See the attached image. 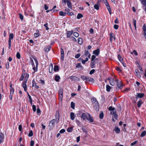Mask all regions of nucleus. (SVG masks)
<instances>
[{
  "label": "nucleus",
  "instance_id": "338daca9",
  "mask_svg": "<svg viewBox=\"0 0 146 146\" xmlns=\"http://www.w3.org/2000/svg\"><path fill=\"white\" fill-rule=\"evenodd\" d=\"M80 56V54H78L75 56V58H78Z\"/></svg>",
  "mask_w": 146,
  "mask_h": 146
},
{
  "label": "nucleus",
  "instance_id": "c756f323",
  "mask_svg": "<svg viewBox=\"0 0 146 146\" xmlns=\"http://www.w3.org/2000/svg\"><path fill=\"white\" fill-rule=\"evenodd\" d=\"M60 79V77L59 76L56 75L55 76V80L56 82H58L59 80Z\"/></svg>",
  "mask_w": 146,
  "mask_h": 146
},
{
  "label": "nucleus",
  "instance_id": "c85d7f7f",
  "mask_svg": "<svg viewBox=\"0 0 146 146\" xmlns=\"http://www.w3.org/2000/svg\"><path fill=\"white\" fill-rule=\"evenodd\" d=\"M76 67L77 68H79L80 69H83V67L81 65L80 63H78L77 64Z\"/></svg>",
  "mask_w": 146,
  "mask_h": 146
},
{
  "label": "nucleus",
  "instance_id": "5701e85b",
  "mask_svg": "<svg viewBox=\"0 0 146 146\" xmlns=\"http://www.w3.org/2000/svg\"><path fill=\"white\" fill-rule=\"evenodd\" d=\"M88 81L89 82L94 83V79L92 78L88 77L87 78V81Z\"/></svg>",
  "mask_w": 146,
  "mask_h": 146
},
{
  "label": "nucleus",
  "instance_id": "1a4fd4ad",
  "mask_svg": "<svg viewBox=\"0 0 146 146\" xmlns=\"http://www.w3.org/2000/svg\"><path fill=\"white\" fill-rule=\"evenodd\" d=\"M70 78L72 81H76L79 80V78L75 76H71L70 77Z\"/></svg>",
  "mask_w": 146,
  "mask_h": 146
},
{
  "label": "nucleus",
  "instance_id": "f8f14e48",
  "mask_svg": "<svg viewBox=\"0 0 146 146\" xmlns=\"http://www.w3.org/2000/svg\"><path fill=\"white\" fill-rule=\"evenodd\" d=\"M88 113H83L82 114L81 116V118L83 120H85L86 119H87L88 117Z\"/></svg>",
  "mask_w": 146,
  "mask_h": 146
},
{
  "label": "nucleus",
  "instance_id": "393cba45",
  "mask_svg": "<svg viewBox=\"0 0 146 146\" xmlns=\"http://www.w3.org/2000/svg\"><path fill=\"white\" fill-rule=\"evenodd\" d=\"M53 65L52 64L50 65L49 66V71L50 73H51L52 71Z\"/></svg>",
  "mask_w": 146,
  "mask_h": 146
},
{
  "label": "nucleus",
  "instance_id": "9d476101",
  "mask_svg": "<svg viewBox=\"0 0 146 146\" xmlns=\"http://www.w3.org/2000/svg\"><path fill=\"white\" fill-rule=\"evenodd\" d=\"M56 121L55 119L51 120L50 122L49 125L51 127H52L55 124Z\"/></svg>",
  "mask_w": 146,
  "mask_h": 146
},
{
  "label": "nucleus",
  "instance_id": "4d7b16f0",
  "mask_svg": "<svg viewBox=\"0 0 146 146\" xmlns=\"http://www.w3.org/2000/svg\"><path fill=\"white\" fill-rule=\"evenodd\" d=\"M141 3L144 5H146V0H141Z\"/></svg>",
  "mask_w": 146,
  "mask_h": 146
},
{
  "label": "nucleus",
  "instance_id": "603ef678",
  "mask_svg": "<svg viewBox=\"0 0 146 146\" xmlns=\"http://www.w3.org/2000/svg\"><path fill=\"white\" fill-rule=\"evenodd\" d=\"M72 130V128L71 127H70L67 128V131L68 132H71Z\"/></svg>",
  "mask_w": 146,
  "mask_h": 146
},
{
  "label": "nucleus",
  "instance_id": "cd10ccee",
  "mask_svg": "<svg viewBox=\"0 0 146 146\" xmlns=\"http://www.w3.org/2000/svg\"><path fill=\"white\" fill-rule=\"evenodd\" d=\"M67 5L68 7L69 8H70L71 9H72V4L69 1V2H67Z\"/></svg>",
  "mask_w": 146,
  "mask_h": 146
},
{
  "label": "nucleus",
  "instance_id": "864d4df0",
  "mask_svg": "<svg viewBox=\"0 0 146 146\" xmlns=\"http://www.w3.org/2000/svg\"><path fill=\"white\" fill-rule=\"evenodd\" d=\"M38 82L39 83H41L42 84H44L45 83L44 81L41 79L39 80V81H38Z\"/></svg>",
  "mask_w": 146,
  "mask_h": 146
},
{
  "label": "nucleus",
  "instance_id": "e2e57ef3",
  "mask_svg": "<svg viewBox=\"0 0 146 146\" xmlns=\"http://www.w3.org/2000/svg\"><path fill=\"white\" fill-rule=\"evenodd\" d=\"M48 25V24L47 23H46V24H45L44 26L46 27V30H48L49 29V28L47 26V25Z\"/></svg>",
  "mask_w": 146,
  "mask_h": 146
},
{
  "label": "nucleus",
  "instance_id": "0e129e2a",
  "mask_svg": "<svg viewBox=\"0 0 146 146\" xmlns=\"http://www.w3.org/2000/svg\"><path fill=\"white\" fill-rule=\"evenodd\" d=\"M32 108L33 111L35 112L36 111V106L35 105H33L32 106Z\"/></svg>",
  "mask_w": 146,
  "mask_h": 146
},
{
  "label": "nucleus",
  "instance_id": "f03ea898",
  "mask_svg": "<svg viewBox=\"0 0 146 146\" xmlns=\"http://www.w3.org/2000/svg\"><path fill=\"white\" fill-rule=\"evenodd\" d=\"M91 100L94 105L95 106V107H96V110H98L99 104L97 100L94 98H92Z\"/></svg>",
  "mask_w": 146,
  "mask_h": 146
},
{
  "label": "nucleus",
  "instance_id": "9b49d317",
  "mask_svg": "<svg viewBox=\"0 0 146 146\" xmlns=\"http://www.w3.org/2000/svg\"><path fill=\"white\" fill-rule=\"evenodd\" d=\"M88 114V117L87 118V119L90 122H92L93 121L92 117L90 115V114Z\"/></svg>",
  "mask_w": 146,
  "mask_h": 146
},
{
  "label": "nucleus",
  "instance_id": "a211bd4d",
  "mask_svg": "<svg viewBox=\"0 0 146 146\" xmlns=\"http://www.w3.org/2000/svg\"><path fill=\"white\" fill-rule=\"evenodd\" d=\"M73 31H68L67 32V38H69L72 34L73 33Z\"/></svg>",
  "mask_w": 146,
  "mask_h": 146
},
{
  "label": "nucleus",
  "instance_id": "4be33fe9",
  "mask_svg": "<svg viewBox=\"0 0 146 146\" xmlns=\"http://www.w3.org/2000/svg\"><path fill=\"white\" fill-rule=\"evenodd\" d=\"M75 114L73 112H71L70 114V119L72 120H73L75 118Z\"/></svg>",
  "mask_w": 146,
  "mask_h": 146
},
{
  "label": "nucleus",
  "instance_id": "a18cd8bd",
  "mask_svg": "<svg viewBox=\"0 0 146 146\" xmlns=\"http://www.w3.org/2000/svg\"><path fill=\"white\" fill-rule=\"evenodd\" d=\"M113 114L115 118L116 119L117 117V115L116 112H113Z\"/></svg>",
  "mask_w": 146,
  "mask_h": 146
},
{
  "label": "nucleus",
  "instance_id": "2eb2a0df",
  "mask_svg": "<svg viewBox=\"0 0 146 146\" xmlns=\"http://www.w3.org/2000/svg\"><path fill=\"white\" fill-rule=\"evenodd\" d=\"M100 50L99 49H97L93 51V54H95L96 56H98L100 53Z\"/></svg>",
  "mask_w": 146,
  "mask_h": 146
},
{
  "label": "nucleus",
  "instance_id": "6ab92c4d",
  "mask_svg": "<svg viewBox=\"0 0 146 146\" xmlns=\"http://www.w3.org/2000/svg\"><path fill=\"white\" fill-rule=\"evenodd\" d=\"M135 75L139 78L141 77V76L139 74V72L138 70L136 69L135 70Z\"/></svg>",
  "mask_w": 146,
  "mask_h": 146
},
{
  "label": "nucleus",
  "instance_id": "f3484780",
  "mask_svg": "<svg viewBox=\"0 0 146 146\" xmlns=\"http://www.w3.org/2000/svg\"><path fill=\"white\" fill-rule=\"evenodd\" d=\"M79 60H80V61L83 64H85V63L86 62L88 61V60L87 58H86V59H85V60H84L83 59L80 58L79 59Z\"/></svg>",
  "mask_w": 146,
  "mask_h": 146
},
{
  "label": "nucleus",
  "instance_id": "774afa93",
  "mask_svg": "<svg viewBox=\"0 0 146 146\" xmlns=\"http://www.w3.org/2000/svg\"><path fill=\"white\" fill-rule=\"evenodd\" d=\"M71 40L74 42H76L77 41V40L76 38H75L74 37H71Z\"/></svg>",
  "mask_w": 146,
  "mask_h": 146
},
{
  "label": "nucleus",
  "instance_id": "ddd939ff",
  "mask_svg": "<svg viewBox=\"0 0 146 146\" xmlns=\"http://www.w3.org/2000/svg\"><path fill=\"white\" fill-rule=\"evenodd\" d=\"M144 95V94L143 93H137L136 95V98H142Z\"/></svg>",
  "mask_w": 146,
  "mask_h": 146
},
{
  "label": "nucleus",
  "instance_id": "6e6d98bb",
  "mask_svg": "<svg viewBox=\"0 0 146 146\" xmlns=\"http://www.w3.org/2000/svg\"><path fill=\"white\" fill-rule=\"evenodd\" d=\"M100 117V119H102L103 118L104 115L102 112H101L99 115Z\"/></svg>",
  "mask_w": 146,
  "mask_h": 146
},
{
  "label": "nucleus",
  "instance_id": "2f4dec72",
  "mask_svg": "<svg viewBox=\"0 0 146 146\" xmlns=\"http://www.w3.org/2000/svg\"><path fill=\"white\" fill-rule=\"evenodd\" d=\"M78 43L79 44H82V38H79L78 39Z\"/></svg>",
  "mask_w": 146,
  "mask_h": 146
},
{
  "label": "nucleus",
  "instance_id": "473e14b6",
  "mask_svg": "<svg viewBox=\"0 0 146 146\" xmlns=\"http://www.w3.org/2000/svg\"><path fill=\"white\" fill-rule=\"evenodd\" d=\"M133 23L135 27V29H136V20L135 19H133Z\"/></svg>",
  "mask_w": 146,
  "mask_h": 146
},
{
  "label": "nucleus",
  "instance_id": "a878e982",
  "mask_svg": "<svg viewBox=\"0 0 146 146\" xmlns=\"http://www.w3.org/2000/svg\"><path fill=\"white\" fill-rule=\"evenodd\" d=\"M51 49V47L50 46H48L47 47L45 48V50L47 52H49Z\"/></svg>",
  "mask_w": 146,
  "mask_h": 146
},
{
  "label": "nucleus",
  "instance_id": "39448f33",
  "mask_svg": "<svg viewBox=\"0 0 146 146\" xmlns=\"http://www.w3.org/2000/svg\"><path fill=\"white\" fill-rule=\"evenodd\" d=\"M108 80L109 81L110 84L111 85L113 86L115 85L114 81L116 82V80H114L113 78L111 77H109Z\"/></svg>",
  "mask_w": 146,
  "mask_h": 146
},
{
  "label": "nucleus",
  "instance_id": "3c124183",
  "mask_svg": "<svg viewBox=\"0 0 146 146\" xmlns=\"http://www.w3.org/2000/svg\"><path fill=\"white\" fill-rule=\"evenodd\" d=\"M81 77L83 80H86V81H87V77L85 76H82Z\"/></svg>",
  "mask_w": 146,
  "mask_h": 146
},
{
  "label": "nucleus",
  "instance_id": "c03bdc74",
  "mask_svg": "<svg viewBox=\"0 0 146 146\" xmlns=\"http://www.w3.org/2000/svg\"><path fill=\"white\" fill-rule=\"evenodd\" d=\"M33 135V133L32 130H31L29 133L28 136L29 137H31Z\"/></svg>",
  "mask_w": 146,
  "mask_h": 146
},
{
  "label": "nucleus",
  "instance_id": "680f3d73",
  "mask_svg": "<svg viewBox=\"0 0 146 146\" xmlns=\"http://www.w3.org/2000/svg\"><path fill=\"white\" fill-rule=\"evenodd\" d=\"M108 109L110 111H114L115 108L111 106H110L109 107Z\"/></svg>",
  "mask_w": 146,
  "mask_h": 146
},
{
  "label": "nucleus",
  "instance_id": "bb28decb",
  "mask_svg": "<svg viewBox=\"0 0 146 146\" xmlns=\"http://www.w3.org/2000/svg\"><path fill=\"white\" fill-rule=\"evenodd\" d=\"M59 15L61 16H65L66 15V13L62 11H60L59 13Z\"/></svg>",
  "mask_w": 146,
  "mask_h": 146
},
{
  "label": "nucleus",
  "instance_id": "6e6552de",
  "mask_svg": "<svg viewBox=\"0 0 146 146\" xmlns=\"http://www.w3.org/2000/svg\"><path fill=\"white\" fill-rule=\"evenodd\" d=\"M116 82L117 83V86L118 88L120 89H121L123 87V86L121 82H119L118 80L117 79L116 80Z\"/></svg>",
  "mask_w": 146,
  "mask_h": 146
},
{
  "label": "nucleus",
  "instance_id": "8fccbe9b",
  "mask_svg": "<svg viewBox=\"0 0 146 146\" xmlns=\"http://www.w3.org/2000/svg\"><path fill=\"white\" fill-rule=\"evenodd\" d=\"M63 90H60L58 91L59 95H63Z\"/></svg>",
  "mask_w": 146,
  "mask_h": 146
},
{
  "label": "nucleus",
  "instance_id": "e433bc0d",
  "mask_svg": "<svg viewBox=\"0 0 146 146\" xmlns=\"http://www.w3.org/2000/svg\"><path fill=\"white\" fill-rule=\"evenodd\" d=\"M76 122L78 126H80V127L81 126L80 122V121L76 119Z\"/></svg>",
  "mask_w": 146,
  "mask_h": 146
},
{
  "label": "nucleus",
  "instance_id": "4c0bfd02",
  "mask_svg": "<svg viewBox=\"0 0 146 146\" xmlns=\"http://www.w3.org/2000/svg\"><path fill=\"white\" fill-rule=\"evenodd\" d=\"M106 90L107 92H109L110 91L111 87L108 85H107L106 86Z\"/></svg>",
  "mask_w": 146,
  "mask_h": 146
},
{
  "label": "nucleus",
  "instance_id": "7ed1b4c3",
  "mask_svg": "<svg viewBox=\"0 0 146 146\" xmlns=\"http://www.w3.org/2000/svg\"><path fill=\"white\" fill-rule=\"evenodd\" d=\"M90 54L89 52L85 50V54L82 56V57L84 59H86L87 58L88 60V59L90 58Z\"/></svg>",
  "mask_w": 146,
  "mask_h": 146
},
{
  "label": "nucleus",
  "instance_id": "0eeeda50",
  "mask_svg": "<svg viewBox=\"0 0 146 146\" xmlns=\"http://www.w3.org/2000/svg\"><path fill=\"white\" fill-rule=\"evenodd\" d=\"M109 35L110 36V40L111 42L113 40H115V37L114 36V35L113 33H110Z\"/></svg>",
  "mask_w": 146,
  "mask_h": 146
},
{
  "label": "nucleus",
  "instance_id": "37998d69",
  "mask_svg": "<svg viewBox=\"0 0 146 146\" xmlns=\"http://www.w3.org/2000/svg\"><path fill=\"white\" fill-rule=\"evenodd\" d=\"M16 57L18 59H20V58L21 55L20 53L19 52H17V53Z\"/></svg>",
  "mask_w": 146,
  "mask_h": 146
},
{
  "label": "nucleus",
  "instance_id": "b1692460",
  "mask_svg": "<svg viewBox=\"0 0 146 146\" xmlns=\"http://www.w3.org/2000/svg\"><path fill=\"white\" fill-rule=\"evenodd\" d=\"M14 37V35L13 33H11L9 36V41H11V40L13 39Z\"/></svg>",
  "mask_w": 146,
  "mask_h": 146
},
{
  "label": "nucleus",
  "instance_id": "ea45409f",
  "mask_svg": "<svg viewBox=\"0 0 146 146\" xmlns=\"http://www.w3.org/2000/svg\"><path fill=\"white\" fill-rule=\"evenodd\" d=\"M10 94L11 95H13L14 93V89L13 88H10Z\"/></svg>",
  "mask_w": 146,
  "mask_h": 146
},
{
  "label": "nucleus",
  "instance_id": "5fc2aeb1",
  "mask_svg": "<svg viewBox=\"0 0 146 146\" xmlns=\"http://www.w3.org/2000/svg\"><path fill=\"white\" fill-rule=\"evenodd\" d=\"M74 35L75 37H77L79 36V35L78 33L75 32L74 33Z\"/></svg>",
  "mask_w": 146,
  "mask_h": 146
},
{
  "label": "nucleus",
  "instance_id": "bf43d9fd",
  "mask_svg": "<svg viewBox=\"0 0 146 146\" xmlns=\"http://www.w3.org/2000/svg\"><path fill=\"white\" fill-rule=\"evenodd\" d=\"M95 70L94 69H92L91 70L89 74L91 75L93 74L95 72Z\"/></svg>",
  "mask_w": 146,
  "mask_h": 146
},
{
  "label": "nucleus",
  "instance_id": "13d9d810",
  "mask_svg": "<svg viewBox=\"0 0 146 146\" xmlns=\"http://www.w3.org/2000/svg\"><path fill=\"white\" fill-rule=\"evenodd\" d=\"M19 15L20 19L23 20V15L21 13L19 14Z\"/></svg>",
  "mask_w": 146,
  "mask_h": 146
},
{
  "label": "nucleus",
  "instance_id": "09e8293b",
  "mask_svg": "<svg viewBox=\"0 0 146 146\" xmlns=\"http://www.w3.org/2000/svg\"><path fill=\"white\" fill-rule=\"evenodd\" d=\"M131 54H132L133 53H134L135 55L137 56L138 55V53L135 50H133V52H131Z\"/></svg>",
  "mask_w": 146,
  "mask_h": 146
},
{
  "label": "nucleus",
  "instance_id": "58836bf2",
  "mask_svg": "<svg viewBox=\"0 0 146 146\" xmlns=\"http://www.w3.org/2000/svg\"><path fill=\"white\" fill-rule=\"evenodd\" d=\"M146 135V131H143L141 135V137H143Z\"/></svg>",
  "mask_w": 146,
  "mask_h": 146
},
{
  "label": "nucleus",
  "instance_id": "dca6fc26",
  "mask_svg": "<svg viewBox=\"0 0 146 146\" xmlns=\"http://www.w3.org/2000/svg\"><path fill=\"white\" fill-rule=\"evenodd\" d=\"M4 138V135L2 132L0 133V142L2 143Z\"/></svg>",
  "mask_w": 146,
  "mask_h": 146
},
{
  "label": "nucleus",
  "instance_id": "423d86ee",
  "mask_svg": "<svg viewBox=\"0 0 146 146\" xmlns=\"http://www.w3.org/2000/svg\"><path fill=\"white\" fill-rule=\"evenodd\" d=\"M27 79H26V80L25 81H24L22 85V86L24 88V91L25 92H26L27 90L26 83L27 82Z\"/></svg>",
  "mask_w": 146,
  "mask_h": 146
},
{
  "label": "nucleus",
  "instance_id": "69168bd1",
  "mask_svg": "<svg viewBox=\"0 0 146 146\" xmlns=\"http://www.w3.org/2000/svg\"><path fill=\"white\" fill-rule=\"evenodd\" d=\"M34 142L33 140H31L30 142V146H34Z\"/></svg>",
  "mask_w": 146,
  "mask_h": 146
},
{
  "label": "nucleus",
  "instance_id": "79ce46f5",
  "mask_svg": "<svg viewBox=\"0 0 146 146\" xmlns=\"http://www.w3.org/2000/svg\"><path fill=\"white\" fill-rule=\"evenodd\" d=\"M26 76L25 74H22L20 78V81H22L23 80V79L24 78V77Z\"/></svg>",
  "mask_w": 146,
  "mask_h": 146
},
{
  "label": "nucleus",
  "instance_id": "4468645a",
  "mask_svg": "<svg viewBox=\"0 0 146 146\" xmlns=\"http://www.w3.org/2000/svg\"><path fill=\"white\" fill-rule=\"evenodd\" d=\"M60 52H61V59L62 60H63L64 59V51L62 48H61Z\"/></svg>",
  "mask_w": 146,
  "mask_h": 146
},
{
  "label": "nucleus",
  "instance_id": "aec40b11",
  "mask_svg": "<svg viewBox=\"0 0 146 146\" xmlns=\"http://www.w3.org/2000/svg\"><path fill=\"white\" fill-rule=\"evenodd\" d=\"M35 81L33 80L32 83L33 84L32 86L33 87H35V88L36 89H38L39 88V86L36 85V83L35 82Z\"/></svg>",
  "mask_w": 146,
  "mask_h": 146
},
{
  "label": "nucleus",
  "instance_id": "49530a36",
  "mask_svg": "<svg viewBox=\"0 0 146 146\" xmlns=\"http://www.w3.org/2000/svg\"><path fill=\"white\" fill-rule=\"evenodd\" d=\"M94 8L97 10H98L99 9V5L97 4H96L94 6Z\"/></svg>",
  "mask_w": 146,
  "mask_h": 146
},
{
  "label": "nucleus",
  "instance_id": "f704fd0d",
  "mask_svg": "<svg viewBox=\"0 0 146 146\" xmlns=\"http://www.w3.org/2000/svg\"><path fill=\"white\" fill-rule=\"evenodd\" d=\"M142 104V101L141 100H140L138 102L137 106L138 107H140L141 104Z\"/></svg>",
  "mask_w": 146,
  "mask_h": 146
},
{
  "label": "nucleus",
  "instance_id": "c9c22d12",
  "mask_svg": "<svg viewBox=\"0 0 146 146\" xmlns=\"http://www.w3.org/2000/svg\"><path fill=\"white\" fill-rule=\"evenodd\" d=\"M83 17V15L81 13H78L77 16V18L78 19H79Z\"/></svg>",
  "mask_w": 146,
  "mask_h": 146
},
{
  "label": "nucleus",
  "instance_id": "de8ad7c7",
  "mask_svg": "<svg viewBox=\"0 0 146 146\" xmlns=\"http://www.w3.org/2000/svg\"><path fill=\"white\" fill-rule=\"evenodd\" d=\"M70 106L71 108L74 109L75 106V104L73 102H71L70 104Z\"/></svg>",
  "mask_w": 146,
  "mask_h": 146
},
{
  "label": "nucleus",
  "instance_id": "412c9836",
  "mask_svg": "<svg viewBox=\"0 0 146 146\" xmlns=\"http://www.w3.org/2000/svg\"><path fill=\"white\" fill-rule=\"evenodd\" d=\"M114 131H115L116 133H118L120 132V129L119 128L116 126L114 129Z\"/></svg>",
  "mask_w": 146,
  "mask_h": 146
},
{
  "label": "nucleus",
  "instance_id": "7c9ffc66",
  "mask_svg": "<svg viewBox=\"0 0 146 146\" xmlns=\"http://www.w3.org/2000/svg\"><path fill=\"white\" fill-rule=\"evenodd\" d=\"M118 59H119V60L120 62H122V61H123V58H122L121 56H120V55L118 54Z\"/></svg>",
  "mask_w": 146,
  "mask_h": 146
},
{
  "label": "nucleus",
  "instance_id": "20e7f679",
  "mask_svg": "<svg viewBox=\"0 0 146 146\" xmlns=\"http://www.w3.org/2000/svg\"><path fill=\"white\" fill-rule=\"evenodd\" d=\"M104 3L106 6L107 8L108 9L109 12L110 14H111V9L109 3L107 0H104Z\"/></svg>",
  "mask_w": 146,
  "mask_h": 146
},
{
  "label": "nucleus",
  "instance_id": "f257e3e1",
  "mask_svg": "<svg viewBox=\"0 0 146 146\" xmlns=\"http://www.w3.org/2000/svg\"><path fill=\"white\" fill-rule=\"evenodd\" d=\"M34 60L35 62V66L33 60L32 59H31V63L32 65L33 69L34 71V72H35L37 71V66L38 64V63L36 59L34 58Z\"/></svg>",
  "mask_w": 146,
  "mask_h": 146
},
{
  "label": "nucleus",
  "instance_id": "052dcab7",
  "mask_svg": "<svg viewBox=\"0 0 146 146\" xmlns=\"http://www.w3.org/2000/svg\"><path fill=\"white\" fill-rule=\"evenodd\" d=\"M63 98V95H59V99L60 101H62Z\"/></svg>",
  "mask_w": 146,
  "mask_h": 146
},
{
  "label": "nucleus",
  "instance_id": "72a5a7b5",
  "mask_svg": "<svg viewBox=\"0 0 146 146\" xmlns=\"http://www.w3.org/2000/svg\"><path fill=\"white\" fill-rule=\"evenodd\" d=\"M95 62L94 61H92L91 62V66L92 68H95Z\"/></svg>",
  "mask_w": 146,
  "mask_h": 146
},
{
  "label": "nucleus",
  "instance_id": "a19ab883",
  "mask_svg": "<svg viewBox=\"0 0 146 146\" xmlns=\"http://www.w3.org/2000/svg\"><path fill=\"white\" fill-rule=\"evenodd\" d=\"M59 70V67L58 66H55L54 68V71H58Z\"/></svg>",
  "mask_w": 146,
  "mask_h": 146
}]
</instances>
